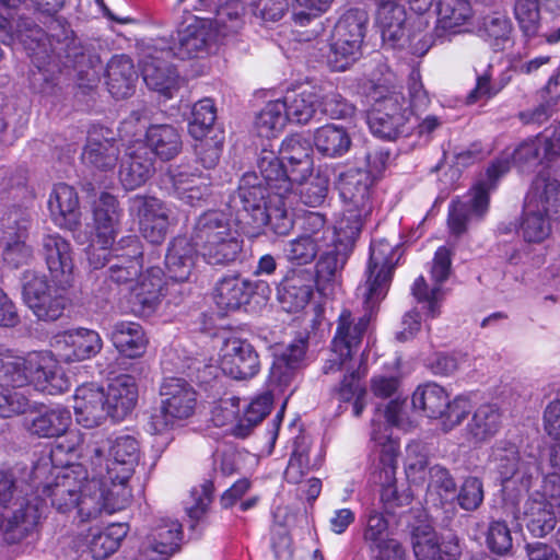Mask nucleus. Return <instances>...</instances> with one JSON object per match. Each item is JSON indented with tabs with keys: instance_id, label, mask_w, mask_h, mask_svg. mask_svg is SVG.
<instances>
[{
	"instance_id": "a19ab883",
	"label": "nucleus",
	"mask_w": 560,
	"mask_h": 560,
	"mask_svg": "<svg viewBox=\"0 0 560 560\" xmlns=\"http://www.w3.org/2000/svg\"><path fill=\"white\" fill-rule=\"evenodd\" d=\"M376 25L382 38L393 47H402L405 37L406 12L396 0L377 1Z\"/></svg>"
},
{
	"instance_id": "9b49d317",
	"label": "nucleus",
	"mask_w": 560,
	"mask_h": 560,
	"mask_svg": "<svg viewBox=\"0 0 560 560\" xmlns=\"http://www.w3.org/2000/svg\"><path fill=\"white\" fill-rule=\"evenodd\" d=\"M508 158L494 160L487 168V179L477 183L464 199H455L448 208L447 225L451 234L463 235L470 223L481 221L489 209L490 190L495 182L510 170Z\"/></svg>"
},
{
	"instance_id": "473e14b6",
	"label": "nucleus",
	"mask_w": 560,
	"mask_h": 560,
	"mask_svg": "<svg viewBox=\"0 0 560 560\" xmlns=\"http://www.w3.org/2000/svg\"><path fill=\"white\" fill-rule=\"evenodd\" d=\"M73 409L77 422L88 429L100 427L109 418L105 390L95 384H83L77 387Z\"/></svg>"
},
{
	"instance_id": "1a4fd4ad",
	"label": "nucleus",
	"mask_w": 560,
	"mask_h": 560,
	"mask_svg": "<svg viewBox=\"0 0 560 560\" xmlns=\"http://www.w3.org/2000/svg\"><path fill=\"white\" fill-rule=\"evenodd\" d=\"M402 402L390 400L384 410L376 408L371 421V476L384 487L382 497L393 491L399 453L398 441L392 438V428L400 424Z\"/></svg>"
},
{
	"instance_id": "8fccbe9b",
	"label": "nucleus",
	"mask_w": 560,
	"mask_h": 560,
	"mask_svg": "<svg viewBox=\"0 0 560 560\" xmlns=\"http://www.w3.org/2000/svg\"><path fill=\"white\" fill-rule=\"evenodd\" d=\"M351 138L347 129L336 124H327L314 132V144L319 153L327 158H341L351 147Z\"/></svg>"
},
{
	"instance_id": "393cba45",
	"label": "nucleus",
	"mask_w": 560,
	"mask_h": 560,
	"mask_svg": "<svg viewBox=\"0 0 560 560\" xmlns=\"http://www.w3.org/2000/svg\"><path fill=\"white\" fill-rule=\"evenodd\" d=\"M51 347L65 362H77L95 357L103 340L96 330L80 327L55 335Z\"/></svg>"
},
{
	"instance_id": "6e6d98bb",
	"label": "nucleus",
	"mask_w": 560,
	"mask_h": 560,
	"mask_svg": "<svg viewBox=\"0 0 560 560\" xmlns=\"http://www.w3.org/2000/svg\"><path fill=\"white\" fill-rule=\"evenodd\" d=\"M448 404V394L436 383L419 385L412 395V406L428 418L436 419L444 415Z\"/></svg>"
},
{
	"instance_id": "ddd939ff",
	"label": "nucleus",
	"mask_w": 560,
	"mask_h": 560,
	"mask_svg": "<svg viewBox=\"0 0 560 560\" xmlns=\"http://www.w3.org/2000/svg\"><path fill=\"white\" fill-rule=\"evenodd\" d=\"M275 200V190L261 173H245L229 206L236 212V221L248 233L257 234L266 228V210Z\"/></svg>"
},
{
	"instance_id": "5701e85b",
	"label": "nucleus",
	"mask_w": 560,
	"mask_h": 560,
	"mask_svg": "<svg viewBox=\"0 0 560 560\" xmlns=\"http://www.w3.org/2000/svg\"><path fill=\"white\" fill-rule=\"evenodd\" d=\"M9 32L12 35L10 43L4 45L20 44L27 55L32 58L34 66L38 70L45 82L52 83L54 79L46 75V65L50 59V44L46 32L34 23L32 19L21 16L13 30L12 23L9 20Z\"/></svg>"
},
{
	"instance_id": "338daca9",
	"label": "nucleus",
	"mask_w": 560,
	"mask_h": 560,
	"mask_svg": "<svg viewBox=\"0 0 560 560\" xmlns=\"http://www.w3.org/2000/svg\"><path fill=\"white\" fill-rule=\"evenodd\" d=\"M479 32L498 50L510 39L512 23L504 13L497 12L483 18Z\"/></svg>"
},
{
	"instance_id": "f704fd0d",
	"label": "nucleus",
	"mask_w": 560,
	"mask_h": 560,
	"mask_svg": "<svg viewBox=\"0 0 560 560\" xmlns=\"http://www.w3.org/2000/svg\"><path fill=\"white\" fill-rule=\"evenodd\" d=\"M413 552L417 560H457L462 548L455 534L423 533L415 536Z\"/></svg>"
},
{
	"instance_id": "37998d69",
	"label": "nucleus",
	"mask_w": 560,
	"mask_h": 560,
	"mask_svg": "<svg viewBox=\"0 0 560 560\" xmlns=\"http://www.w3.org/2000/svg\"><path fill=\"white\" fill-rule=\"evenodd\" d=\"M109 338L118 352L127 358L141 357L148 345L142 326L136 322L115 323L112 326Z\"/></svg>"
},
{
	"instance_id": "c85d7f7f",
	"label": "nucleus",
	"mask_w": 560,
	"mask_h": 560,
	"mask_svg": "<svg viewBox=\"0 0 560 560\" xmlns=\"http://www.w3.org/2000/svg\"><path fill=\"white\" fill-rule=\"evenodd\" d=\"M119 149L110 129L102 126H93L86 138V144L82 152L84 164L107 171L116 166Z\"/></svg>"
},
{
	"instance_id": "a878e982",
	"label": "nucleus",
	"mask_w": 560,
	"mask_h": 560,
	"mask_svg": "<svg viewBox=\"0 0 560 560\" xmlns=\"http://www.w3.org/2000/svg\"><path fill=\"white\" fill-rule=\"evenodd\" d=\"M166 275L160 267H149L140 272L131 291L135 312L143 316L154 313L166 295Z\"/></svg>"
},
{
	"instance_id": "2f4dec72",
	"label": "nucleus",
	"mask_w": 560,
	"mask_h": 560,
	"mask_svg": "<svg viewBox=\"0 0 560 560\" xmlns=\"http://www.w3.org/2000/svg\"><path fill=\"white\" fill-rule=\"evenodd\" d=\"M175 194L185 203L196 206L210 195V176L189 164H179L168 170Z\"/></svg>"
},
{
	"instance_id": "c03bdc74",
	"label": "nucleus",
	"mask_w": 560,
	"mask_h": 560,
	"mask_svg": "<svg viewBox=\"0 0 560 560\" xmlns=\"http://www.w3.org/2000/svg\"><path fill=\"white\" fill-rule=\"evenodd\" d=\"M243 243L237 231L231 229L226 235L212 240L196 249V253L209 265L226 266L238 258L243 250Z\"/></svg>"
},
{
	"instance_id": "69168bd1",
	"label": "nucleus",
	"mask_w": 560,
	"mask_h": 560,
	"mask_svg": "<svg viewBox=\"0 0 560 560\" xmlns=\"http://www.w3.org/2000/svg\"><path fill=\"white\" fill-rule=\"evenodd\" d=\"M272 401V394L264 393L246 405L238 418V435H247L253 427L261 422L270 412Z\"/></svg>"
},
{
	"instance_id": "f3484780",
	"label": "nucleus",
	"mask_w": 560,
	"mask_h": 560,
	"mask_svg": "<svg viewBox=\"0 0 560 560\" xmlns=\"http://www.w3.org/2000/svg\"><path fill=\"white\" fill-rule=\"evenodd\" d=\"M114 261L106 270L104 285L100 288L101 296L106 301L116 299L119 287L138 278L143 266L142 246L136 235L121 237L114 246Z\"/></svg>"
},
{
	"instance_id": "79ce46f5",
	"label": "nucleus",
	"mask_w": 560,
	"mask_h": 560,
	"mask_svg": "<svg viewBox=\"0 0 560 560\" xmlns=\"http://www.w3.org/2000/svg\"><path fill=\"white\" fill-rule=\"evenodd\" d=\"M107 86L115 98H126L133 93L138 79L133 62L126 55L112 57L106 67Z\"/></svg>"
},
{
	"instance_id": "dca6fc26",
	"label": "nucleus",
	"mask_w": 560,
	"mask_h": 560,
	"mask_svg": "<svg viewBox=\"0 0 560 560\" xmlns=\"http://www.w3.org/2000/svg\"><path fill=\"white\" fill-rule=\"evenodd\" d=\"M21 282L23 301L38 320L55 322L63 315L70 288L51 284L45 273L32 269L22 273Z\"/></svg>"
},
{
	"instance_id": "72a5a7b5",
	"label": "nucleus",
	"mask_w": 560,
	"mask_h": 560,
	"mask_svg": "<svg viewBox=\"0 0 560 560\" xmlns=\"http://www.w3.org/2000/svg\"><path fill=\"white\" fill-rule=\"evenodd\" d=\"M48 210L51 221L60 229L74 231L81 224L79 196L74 187L59 183L49 194Z\"/></svg>"
},
{
	"instance_id": "b1692460",
	"label": "nucleus",
	"mask_w": 560,
	"mask_h": 560,
	"mask_svg": "<svg viewBox=\"0 0 560 560\" xmlns=\"http://www.w3.org/2000/svg\"><path fill=\"white\" fill-rule=\"evenodd\" d=\"M219 365L224 374L235 380L252 378L260 370L259 357L254 347L246 339L236 336L223 340Z\"/></svg>"
},
{
	"instance_id": "6ab92c4d",
	"label": "nucleus",
	"mask_w": 560,
	"mask_h": 560,
	"mask_svg": "<svg viewBox=\"0 0 560 560\" xmlns=\"http://www.w3.org/2000/svg\"><path fill=\"white\" fill-rule=\"evenodd\" d=\"M170 58L173 57L166 55V39H158L145 49L140 61L144 83L164 100L172 98L179 88V77L167 61Z\"/></svg>"
},
{
	"instance_id": "4c0bfd02",
	"label": "nucleus",
	"mask_w": 560,
	"mask_h": 560,
	"mask_svg": "<svg viewBox=\"0 0 560 560\" xmlns=\"http://www.w3.org/2000/svg\"><path fill=\"white\" fill-rule=\"evenodd\" d=\"M253 292L252 281L241 276H226L217 282L213 301L220 311L234 312L249 302Z\"/></svg>"
},
{
	"instance_id": "09e8293b",
	"label": "nucleus",
	"mask_w": 560,
	"mask_h": 560,
	"mask_svg": "<svg viewBox=\"0 0 560 560\" xmlns=\"http://www.w3.org/2000/svg\"><path fill=\"white\" fill-rule=\"evenodd\" d=\"M232 229L229 217L219 210L203 212L197 219L189 242L195 250Z\"/></svg>"
},
{
	"instance_id": "603ef678",
	"label": "nucleus",
	"mask_w": 560,
	"mask_h": 560,
	"mask_svg": "<svg viewBox=\"0 0 560 560\" xmlns=\"http://www.w3.org/2000/svg\"><path fill=\"white\" fill-rule=\"evenodd\" d=\"M368 373L342 374L339 383L334 386L331 394L339 402H352V413L360 417L366 406V387L363 380Z\"/></svg>"
},
{
	"instance_id": "49530a36",
	"label": "nucleus",
	"mask_w": 560,
	"mask_h": 560,
	"mask_svg": "<svg viewBox=\"0 0 560 560\" xmlns=\"http://www.w3.org/2000/svg\"><path fill=\"white\" fill-rule=\"evenodd\" d=\"M435 35L443 37L446 33H455L472 18L469 0H438L435 4Z\"/></svg>"
},
{
	"instance_id": "3c124183",
	"label": "nucleus",
	"mask_w": 560,
	"mask_h": 560,
	"mask_svg": "<svg viewBox=\"0 0 560 560\" xmlns=\"http://www.w3.org/2000/svg\"><path fill=\"white\" fill-rule=\"evenodd\" d=\"M182 536V524L178 521L160 518L148 535L144 548L160 556H168L178 548Z\"/></svg>"
},
{
	"instance_id": "0e129e2a",
	"label": "nucleus",
	"mask_w": 560,
	"mask_h": 560,
	"mask_svg": "<svg viewBox=\"0 0 560 560\" xmlns=\"http://www.w3.org/2000/svg\"><path fill=\"white\" fill-rule=\"evenodd\" d=\"M217 118L214 103L210 98H203L195 103L191 109V119L188 131L194 139H201L212 131Z\"/></svg>"
},
{
	"instance_id": "6e6552de",
	"label": "nucleus",
	"mask_w": 560,
	"mask_h": 560,
	"mask_svg": "<svg viewBox=\"0 0 560 560\" xmlns=\"http://www.w3.org/2000/svg\"><path fill=\"white\" fill-rule=\"evenodd\" d=\"M372 176L361 166H345L336 175L335 185L345 205L338 221L341 238L355 242L373 211Z\"/></svg>"
},
{
	"instance_id": "f257e3e1",
	"label": "nucleus",
	"mask_w": 560,
	"mask_h": 560,
	"mask_svg": "<svg viewBox=\"0 0 560 560\" xmlns=\"http://www.w3.org/2000/svg\"><path fill=\"white\" fill-rule=\"evenodd\" d=\"M490 462L501 483L502 509L508 517L523 521L535 537H545L557 524L560 509L555 503L535 492L526 500L523 509L520 503L538 477L539 465L535 455L522 454L518 447L500 441L492 447Z\"/></svg>"
},
{
	"instance_id": "13d9d810",
	"label": "nucleus",
	"mask_w": 560,
	"mask_h": 560,
	"mask_svg": "<svg viewBox=\"0 0 560 560\" xmlns=\"http://www.w3.org/2000/svg\"><path fill=\"white\" fill-rule=\"evenodd\" d=\"M339 243H332L330 246H325L319 253L314 276L319 290H325L328 284L335 282L337 273L345 264V259L339 252Z\"/></svg>"
},
{
	"instance_id": "cd10ccee",
	"label": "nucleus",
	"mask_w": 560,
	"mask_h": 560,
	"mask_svg": "<svg viewBox=\"0 0 560 560\" xmlns=\"http://www.w3.org/2000/svg\"><path fill=\"white\" fill-rule=\"evenodd\" d=\"M71 423L70 410L62 406H56L33 412L26 420V429L32 435L44 439L66 435L68 444H59L57 447L70 452L68 446L73 442L69 435L74 432L68 431Z\"/></svg>"
},
{
	"instance_id": "4d7b16f0",
	"label": "nucleus",
	"mask_w": 560,
	"mask_h": 560,
	"mask_svg": "<svg viewBox=\"0 0 560 560\" xmlns=\"http://www.w3.org/2000/svg\"><path fill=\"white\" fill-rule=\"evenodd\" d=\"M128 527L126 524H110L103 530L91 532L89 549L95 560H102L113 555L120 546L122 539L127 536Z\"/></svg>"
},
{
	"instance_id": "9d476101",
	"label": "nucleus",
	"mask_w": 560,
	"mask_h": 560,
	"mask_svg": "<svg viewBox=\"0 0 560 560\" xmlns=\"http://www.w3.org/2000/svg\"><path fill=\"white\" fill-rule=\"evenodd\" d=\"M560 220V182L539 174L525 197L520 233L527 243H541L551 233V221Z\"/></svg>"
},
{
	"instance_id": "bb28decb",
	"label": "nucleus",
	"mask_w": 560,
	"mask_h": 560,
	"mask_svg": "<svg viewBox=\"0 0 560 560\" xmlns=\"http://www.w3.org/2000/svg\"><path fill=\"white\" fill-rule=\"evenodd\" d=\"M314 273L306 268H291L278 287V300L288 313L305 308L313 295Z\"/></svg>"
},
{
	"instance_id": "de8ad7c7",
	"label": "nucleus",
	"mask_w": 560,
	"mask_h": 560,
	"mask_svg": "<svg viewBox=\"0 0 560 560\" xmlns=\"http://www.w3.org/2000/svg\"><path fill=\"white\" fill-rule=\"evenodd\" d=\"M15 226H8L3 232L4 248L3 259L18 268L26 264L33 257V249L26 244L28 220L21 218L13 220Z\"/></svg>"
},
{
	"instance_id": "e433bc0d",
	"label": "nucleus",
	"mask_w": 560,
	"mask_h": 560,
	"mask_svg": "<svg viewBox=\"0 0 560 560\" xmlns=\"http://www.w3.org/2000/svg\"><path fill=\"white\" fill-rule=\"evenodd\" d=\"M138 401V387L130 375H120L114 378L105 390V402L109 418L114 422L124 420L136 407Z\"/></svg>"
},
{
	"instance_id": "c756f323",
	"label": "nucleus",
	"mask_w": 560,
	"mask_h": 560,
	"mask_svg": "<svg viewBox=\"0 0 560 560\" xmlns=\"http://www.w3.org/2000/svg\"><path fill=\"white\" fill-rule=\"evenodd\" d=\"M388 521L383 513L375 510L368 515L363 538L374 560H406L402 546L394 538L388 537Z\"/></svg>"
},
{
	"instance_id": "f03ea898",
	"label": "nucleus",
	"mask_w": 560,
	"mask_h": 560,
	"mask_svg": "<svg viewBox=\"0 0 560 560\" xmlns=\"http://www.w3.org/2000/svg\"><path fill=\"white\" fill-rule=\"evenodd\" d=\"M73 442L69 451H78L79 457L90 469L92 483L88 487L104 488L110 512L125 509L131 500L128 485L139 462L138 441L130 435H119L109 442L101 431L69 435Z\"/></svg>"
},
{
	"instance_id": "864d4df0",
	"label": "nucleus",
	"mask_w": 560,
	"mask_h": 560,
	"mask_svg": "<svg viewBox=\"0 0 560 560\" xmlns=\"http://www.w3.org/2000/svg\"><path fill=\"white\" fill-rule=\"evenodd\" d=\"M501 425L500 409L492 404L481 405L467 425L470 441L482 443L494 436Z\"/></svg>"
},
{
	"instance_id": "7c9ffc66",
	"label": "nucleus",
	"mask_w": 560,
	"mask_h": 560,
	"mask_svg": "<svg viewBox=\"0 0 560 560\" xmlns=\"http://www.w3.org/2000/svg\"><path fill=\"white\" fill-rule=\"evenodd\" d=\"M155 159L144 144L135 140L127 149L119 170V179L127 190L145 184L155 172Z\"/></svg>"
},
{
	"instance_id": "f8f14e48",
	"label": "nucleus",
	"mask_w": 560,
	"mask_h": 560,
	"mask_svg": "<svg viewBox=\"0 0 560 560\" xmlns=\"http://www.w3.org/2000/svg\"><path fill=\"white\" fill-rule=\"evenodd\" d=\"M369 95L374 101L368 115L371 132L385 140L407 136L412 127L409 125L410 113L405 106L404 95L395 86L385 84H374Z\"/></svg>"
},
{
	"instance_id": "bf43d9fd",
	"label": "nucleus",
	"mask_w": 560,
	"mask_h": 560,
	"mask_svg": "<svg viewBox=\"0 0 560 560\" xmlns=\"http://www.w3.org/2000/svg\"><path fill=\"white\" fill-rule=\"evenodd\" d=\"M288 122L285 107L280 100L268 102L257 114L255 128L260 137L271 138L281 132Z\"/></svg>"
},
{
	"instance_id": "aec40b11",
	"label": "nucleus",
	"mask_w": 560,
	"mask_h": 560,
	"mask_svg": "<svg viewBox=\"0 0 560 560\" xmlns=\"http://www.w3.org/2000/svg\"><path fill=\"white\" fill-rule=\"evenodd\" d=\"M129 214L138 220L141 235L152 244H161L170 226L168 210L163 201L145 195L128 200Z\"/></svg>"
},
{
	"instance_id": "58836bf2",
	"label": "nucleus",
	"mask_w": 560,
	"mask_h": 560,
	"mask_svg": "<svg viewBox=\"0 0 560 560\" xmlns=\"http://www.w3.org/2000/svg\"><path fill=\"white\" fill-rule=\"evenodd\" d=\"M121 214L117 198L102 192L93 208L97 244H114Z\"/></svg>"
},
{
	"instance_id": "c9c22d12",
	"label": "nucleus",
	"mask_w": 560,
	"mask_h": 560,
	"mask_svg": "<svg viewBox=\"0 0 560 560\" xmlns=\"http://www.w3.org/2000/svg\"><path fill=\"white\" fill-rule=\"evenodd\" d=\"M137 141L144 144L145 150L151 151L155 160L160 159L161 161H170L176 158L183 147L178 129L171 124L150 125L144 138Z\"/></svg>"
},
{
	"instance_id": "052dcab7",
	"label": "nucleus",
	"mask_w": 560,
	"mask_h": 560,
	"mask_svg": "<svg viewBox=\"0 0 560 560\" xmlns=\"http://www.w3.org/2000/svg\"><path fill=\"white\" fill-rule=\"evenodd\" d=\"M280 102L285 107L288 121L305 125L315 113V95L308 91L287 92Z\"/></svg>"
},
{
	"instance_id": "5fc2aeb1",
	"label": "nucleus",
	"mask_w": 560,
	"mask_h": 560,
	"mask_svg": "<svg viewBox=\"0 0 560 560\" xmlns=\"http://www.w3.org/2000/svg\"><path fill=\"white\" fill-rule=\"evenodd\" d=\"M299 235L311 238L323 247L330 246L332 243H339L342 246L354 243L343 241L338 232V223L331 229L327 224L326 218L319 212H308L303 217Z\"/></svg>"
},
{
	"instance_id": "a211bd4d",
	"label": "nucleus",
	"mask_w": 560,
	"mask_h": 560,
	"mask_svg": "<svg viewBox=\"0 0 560 560\" xmlns=\"http://www.w3.org/2000/svg\"><path fill=\"white\" fill-rule=\"evenodd\" d=\"M398 261V246L385 238H375L370 245V258L366 267V281L362 295L370 301H382L388 291L393 271Z\"/></svg>"
},
{
	"instance_id": "774afa93",
	"label": "nucleus",
	"mask_w": 560,
	"mask_h": 560,
	"mask_svg": "<svg viewBox=\"0 0 560 560\" xmlns=\"http://www.w3.org/2000/svg\"><path fill=\"white\" fill-rule=\"evenodd\" d=\"M324 247L311 238L298 235L287 242L283 253L287 260L295 266L312 264Z\"/></svg>"
},
{
	"instance_id": "680f3d73",
	"label": "nucleus",
	"mask_w": 560,
	"mask_h": 560,
	"mask_svg": "<svg viewBox=\"0 0 560 560\" xmlns=\"http://www.w3.org/2000/svg\"><path fill=\"white\" fill-rule=\"evenodd\" d=\"M245 5L238 1H228L221 5L213 23L217 37H226L237 33L244 25Z\"/></svg>"
},
{
	"instance_id": "7ed1b4c3",
	"label": "nucleus",
	"mask_w": 560,
	"mask_h": 560,
	"mask_svg": "<svg viewBox=\"0 0 560 560\" xmlns=\"http://www.w3.org/2000/svg\"><path fill=\"white\" fill-rule=\"evenodd\" d=\"M363 296L364 312L361 315L343 308L337 320L330 340L328 357L322 372L324 375L368 373V349L371 323L375 318L381 301Z\"/></svg>"
},
{
	"instance_id": "2eb2a0df",
	"label": "nucleus",
	"mask_w": 560,
	"mask_h": 560,
	"mask_svg": "<svg viewBox=\"0 0 560 560\" xmlns=\"http://www.w3.org/2000/svg\"><path fill=\"white\" fill-rule=\"evenodd\" d=\"M161 405L152 413L148 430L153 434H162L194 416L197 408V393L185 380L165 378L161 385Z\"/></svg>"
},
{
	"instance_id": "a18cd8bd",
	"label": "nucleus",
	"mask_w": 560,
	"mask_h": 560,
	"mask_svg": "<svg viewBox=\"0 0 560 560\" xmlns=\"http://www.w3.org/2000/svg\"><path fill=\"white\" fill-rule=\"evenodd\" d=\"M195 254V247L186 236L174 237L165 255L166 278L176 282L186 281L191 273Z\"/></svg>"
},
{
	"instance_id": "4be33fe9",
	"label": "nucleus",
	"mask_w": 560,
	"mask_h": 560,
	"mask_svg": "<svg viewBox=\"0 0 560 560\" xmlns=\"http://www.w3.org/2000/svg\"><path fill=\"white\" fill-rule=\"evenodd\" d=\"M217 39L211 20L192 16L177 31V38L172 45L166 40V55L180 60L197 58L207 52Z\"/></svg>"
},
{
	"instance_id": "39448f33",
	"label": "nucleus",
	"mask_w": 560,
	"mask_h": 560,
	"mask_svg": "<svg viewBox=\"0 0 560 560\" xmlns=\"http://www.w3.org/2000/svg\"><path fill=\"white\" fill-rule=\"evenodd\" d=\"M28 384L48 395L62 394L71 385L49 351H33L25 357L11 353L0 357L1 388L18 389Z\"/></svg>"
},
{
	"instance_id": "e2e57ef3",
	"label": "nucleus",
	"mask_w": 560,
	"mask_h": 560,
	"mask_svg": "<svg viewBox=\"0 0 560 560\" xmlns=\"http://www.w3.org/2000/svg\"><path fill=\"white\" fill-rule=\"evenodd\" d=\"M428 468V454L420 442H411L406 448L405 474L410 485L423 487Z\"/></svg>"
},
{
	"instance_id": "ea45409f",
	"label": "nucleus",
	"mask_w": 560,
	"mask_h": 560,
	"mask_svg": "<svg viewBox=\"0 0 560 560\" xmlns=\"http://www.w3.org/2000/svg\"><path fill=\"white\" fill-rule=\"evenodd\" d=\"M307 350L305 338L294 339L280 354L276 355L270 369V381L281 389L287 388L298 369L301 368Z\"/></svg>"
},
{
	"instance_id": "0eeeda50",
	"label": "nucleus",
	"mask_w": 560,
	"mask_h": 560,
	"mask_svg": "<svg viewBox=\"0 0 560 560\" xmlns=\"http://www.w3.org/2000/svg\"><path fill=\"white\" fill-rule=\"evenodd\" d=\"M42 517L40 502L26 492L12 472L0 471V532L5 542L18 544L33 535Z\"/></svg>"
},
{
	"instance_id": "423d86ee",
	"label": "nucleus",
	"mask_w": 560,
	"mask_h": 560,
	"mask_svg": "<svg viewBox=\"0 0 560 560\" xmlns=\"http://www.w3.org/2000/svg\"><path fill=\"white\" fill-rule=\"evenodd\" d=\"M280 156L264 152L257 167L266 183L276 191L290 194L312 175L314 168L313 147L301 135L288 136L281 143Z\"/></svg>"
},
{
	"instance_id": "20e7f679",
	"label": "nucleus",
	"mask_w": 560,
	"mask_h": 560,
	"mask_svg": "<svg viewBox=\"0 0 560 560\" xmlns=\"http://www.w3.org/2000/svg\"><path fill=\"white\" fill-rule=\"evenodd\" d=\"M92 483L90 469L83 460L79 464L56 468L54 480L43 486L42 494L61 513L77 510L80 522H88L105 510L108 513L107 493L104 488L88 487Z\"/></svg>"
},
{
	"instance_id": "4468645a",
	"label": "nucleus",
	"mask_w": 560,
	"mask_h": 560,
	"mask_svg": "<svg viewBox=\"0 0 560 560\" xmlns=\"http://www.w3.org/2000/svg\"><path fill=\"white\" fill-rule=\"evenodd\" d=\"M368 22V12L359 8L349 9L339 18L327 56L332 71H346L361 58Z\"/></svg>"
},
{
	"instance_id": "412c9836",
	"label": "nucleus",
	"mask_w": 560,
	"mask_h": 560,
	"mask_svg": "<svg viewBox=\"0 0 560 560\" xmlns=\"http://www.w3.org/2000/svg\"><path fill=\"white\" fill-rule=\"evenodd\" d=\"M40 256L49 271L52 283L71 288L75 280L74 250L66 237L58 233L44 234L40 241Z\"/></svg>"
}]
</instances>
